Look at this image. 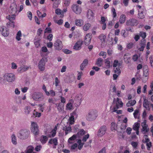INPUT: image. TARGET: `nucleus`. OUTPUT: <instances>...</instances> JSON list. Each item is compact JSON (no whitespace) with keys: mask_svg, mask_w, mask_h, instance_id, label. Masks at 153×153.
I'll list each match as a JSON object with an SVG mask.
<instances>
[{"mask_svg":"<svg viewBox=\"0 0 153 153\" xmlns=\"http://www.w3.org/2000/svg\"><path fill=\"white\" fill-rule=\"evenodd\" d=\"M115 74L120 75L121 73V70L119 68H116L114 70Z\"/></svg>","mask_w":153,"mask_h":153,"instance_id":"63","label":"nucleus"},{"mask_svg":"<svg viewBox=\"0 0 153 153\" xmlns=\"http://www.w3.org/2000/svg\"><path fill=\"white\" fill-rule=\"evenodd\" d=\"M82 95L81 94H77L76 96L75 99L76 100H77L78 101L80 102L81 101L82 99Z\"/></svg>","mask_w":153,"mask_h":153,"instance_id":"59","label":"nucleus"},{"mask_svg":"<svg viewBox=\"0 0 153 153\" xmlns=\"http://www.w3.org/2000/svg\"><path fill=\"white\" fill-rule=\"evenodd\" d=\"M57 109L59 112H61L64 109V105L59 103L57 106Z\"/></svg>","mask_w":153,"mask_h":153,"instance_id":"48","label":"nucleus"},{"mask_svg":"<svg viewBox=\"0 0 153 153\" xmlns=\"http://www.w3.org/2000/svg\"><path fill=\"white\" fill-rule=\"evenodd\" d=\"M55 49L57 51H60L62 48L63 45L62 41L59 39L57 40L54 43Z\"/></svg>","mask_w":153,"mask_h":153,"instance_id":"11","label":"nucleus"},{"mask_svg":"<svg viewBox=\"0 0 153 153\" xmlns=\"http://www.w3.org/2000/svg\"><path fill=\"white\" fill-rule=\"evenodd\" d=\"M89 134H87L83 137L82 139V141L84 142H85L87 141V140L89 138Z\"/></svg>","mask_w":153,"mask_h":153,"instance_id":"55","label":"nucleus"},{"mask_svg":"<svg viewBox=\"0 0 153 153\" xmlns=\"http://www.w3.org/2000/svg\"><path fill=\"white\" fill-rule=\"evenodd\" d=\"M34 42L36 47L38 48L40 46V40H37L35 38L34 40Z\"/></svg>","mask_w":153,"mask_h":153,"instance_id":"47","label":"nucleus"},{"mask_svg":"<svg viewBox=\"0 0 153 153\" xmlns=\"http://www.w3.org/2000/svg\"><path fill=\"white\" fill-rule=\"evenodd\" d=\"M0 31L3 36H7L9 34V32L4 26H1L0 28Z\"/></svg>","mask_w":153,"mask_h":153,"instance_id":"18","label":"nucleus"},{"mask_svg":"<svg viewBox=\"0 0 153 153\" xmlns=\"http://www.w3.org/2000/svg\"><path fill=\"white\" fill-rule=\"evenodd\" d=\"M91 39V35L89 33L87 34L85 36L84 42L85 45H88L90 43Z\"/></svg>","mask_w":153,"mask_h":153,"instance_id":"21","label":"nucleus"},{"mask_svg":"<svg viewBox=\"0 0 153 153\" xmlns=\"http://www.w3.org/2000/svg\"><path fill=\"white\" fill-rule=\"evenodd\" d=\"M11 68L12 69H16L17 68V66L16 63L13 62L11 63Z\"/></svg>","mask_w":153,"mask_h":153,"instance_id":"61","label":"nucleus"},{"mask_svg":"<svg viewBox=\"0 0 153 153\" xmlns=\"http://www.w3.org/2000/svg\"><path fill=\"white\" fill-rule=\"evenodd\" d=\"M136 103V101L135 100L129 101L126 104V106L127 107H131L134 105Z\"/></svg>","mask_w":153,"mask_h":153,"instance_id":"34","label":"nucleus"},{"mask_svg":"<svg viewBox=\"0 0 153 153\" xmlns=\"http://www.w3.org/2000/svg\"><path fill=\"white\" fill-rule=\"evenodd\" d=\"M73 108L72 104L71 102H68L66 105V109L71 110Z\"/></svg>","mask_w":153,"mask_h":153,"instance_id":"56","label":"nucleus"},{"mask_svg":"<svg viewBox=\"0 0 153 153\" xmlns=\"http://www.w3.org/2000/svg\"><path fill=\"white\" fill-rule=\"evenodd\" d=\"M40 52L41 55L42 57H44L45 56L44 55L43 53L47 52H48V50L46 47H43L42 48L41 51ZM47 55L46 54L45 56H47Z\"/></svg>","mask_w":153,"mask_h":153,"instance_id":"28","label":"nucleus"},{"mask_svg":"<svg viewBox=\"0 0 153 153\" xmlns=\"http://www.w3.org/2000/svg\"><path fill=\"white\" fill-rule=\"evenodd\" d=\"M91 26V24L88 23H86L83 26L82 29L84 31H86L90 29Z\"/></svg>","mask_w":153,"mask_h":153,"instance_id":"26","label":"nucleus"},{"mask_svg":"<svg viewBox=\"0 0 153 153\" xmlns=\"http://www.w3.org/2000/svg\"><path fill=\"white\" fill-rule=\"evenodd\" d=\"M97 116V111L95 110L92 109L89 111L86 116V118L88 121H92L95 120Z\"/></svg>","mask_w":153,"mask_h":153,"instance_id":"1","label":"nucleus"},{"mask_svg":"<svg viewBox=\"0 0 153 153\" xmlns=\"http://www.w3.org/2000/svg\"><path fill=\"white\" fill-rule=\"evenodd\" d=\"M143 138L144 139H143L142 140V142L143 143H146L149 142V139L148 138V136L147 135H144L143 136Z\"/></svg>","mask_w":153,"mask_h":153,"instance_id":"52","label":"nucleus"},{"mask_svg":"<svg viewBox=\"0 0 153 153\" xmlns=\"http://www.w3.org/2000/svg\"><path fill=\"white\" fill-rule=\"evenodd\" d=\"M146 41L145 39H142L141 41V42L140 44V47H139V46H138V50L140 51H143L144 47L146 45Z\"/></svg>","mask_w":153,"mask_h":153,"instance_id":"24","label":"nucleus"},{"mask_svg":"<svg viewBox=\"0 0 153 153\" xmlns=\"http://www.w3.org/2000/svg\"><path fill=\"white\" fill-rule=\"evenodd\" d=\"M107 19V18L104 16H102L101 18V21L100 22V24L105 23V22Z\"/></svg>","mask_w":153,"mask_h":153,"instance_id":"60","label":"nucleus"},{"mask_svg":"<svg viewBox=\"0 0 153 153\" xmlns=\"http://www.w3.org/2000/svg\"><path fill=\"white\" fill-rule=\"evenodd\" d=\"M41 113L36 111L35 109L33 111V116H35V117H39L41 116Z\"/></svg>","mask_w":153,"mask_h":153,"instance_id":"50","label":"nucleus"},{"mask_svg":"<svg viewBox=\"0 0 153 153\" xmlns=\"http://www.w3.org/2000/svg\"><path fill=\"white\" fill-rule=\"evenodd\" d=\"M22 36V34L21 31L20 30L18 31L16 34V39L18 41L20 40L21 39V37Z\"/></svg>","mask_w":153,"mask_h":153,"instance_id":"44","label":"nucleus"},{"mask_svg":"<svg viewBox=\"0 0 153 153\" xmlns=\"http://www.w3.org/2000/svg\"><path fill=\"white\" fill-rule=\"evenodd\" d=\"M113 102L115 105V106L114 108H116L117 109H118L123 107V103L121 100L118 98H114Z\"/></svg>","mask_w":153,"mask_h":153,"instance_id":"13","label":"nucleus"},{"mask_svg":"<svg viewBox=\"0 0 153 153\" xmlns=\"http://www.w3.org/2000/svg\"><path fill=\"white\" fill-rule=\"evenodd\" d=\"M140 125V123L137 122L135 123L133 126V129L134 130H139Z\"/></svg>","mask_w":153,"mask_h":153,"instance_id":"39","label":"nucleus"},{"mask_svg":"<svg viewBox=\"0 0 153 153\" xmlns=\"http://www.w3.org/2000/svg\"><path fill=\"white\" fill-rule=\"evenodd\" d=\"M77 137L76 134H74L71 137H70L68 140V142L69 144L73 143Z\"/></svg>","mask_w":153,"mask_h":153,"instance_id":"29","label":"nucleus"},{"mask_svg":"<svg viewBox=\"0 0 153 153\" xmlns=\"http://www.w3.org/2000/svg\"><path fill=\"white\" fill-rule=\"evenodd\" d=\"M30 129L31 132L34 135H39V126L36 122H31Z\"/></svg>","mask_w":153,"mask_h":153,"instance_id":"7","label":"nucleus"},{"mask_svg":"<svg viewBox=\"0 0 153 153\" xmlns=\"http://www.w3.org/2000/svg\"><path fill=\"white\" fill-rule=\"evenodd\" d=\"M11 138L13 144L15 145H16L17 144V141L16 136L14 134H13L11 135Z\"/></svg>","mask_w":153,"mask_h":153,"instance_id":"33","label":"nucleus"},{"mask_svg":"<svg viewBox=\"0 0 153 153\" xmlns=\"http://www.w3.org/2000/svg\"><path fill=\"white\" fill-rule=\"evenodd\" d=\"M63 130L64 131H65V133L66 135H67V134L71 132H72L71 127L70 125H69L65 127H64Z\"/></svg>","mask_w":153,"mask_h":153,"instance_id":"27","label":"nucleus"},{"mask_svg":"<svg viewBox=\"0 0 153 153\" xmlns=\"http://www.w3.org/2000/svg\"><path fill=\"white\" fill-rule=\"evenodd\" d=\"M34 148L32 146H29L27 147L25 151L26 153H37L36 152H33Z\"/></svg>","mask_w":153,"mask_h":153,"instance_id":"25","label":"nucleus"},{"mask_svg":"<svg viewBox=\"0 0 153 153\" xmlns=\"http://www.w3.org/2000/svg\"><path fill=\"white\" fill-rule=\"evenodd\" d=\"M29 68V67L27 66L23 65L19 69L21 72H24L27 70Z\"/></svg>","mask_w":153,"mask_h":153,"instance_id":"45","label":"nucleus"},{"mask_svg":"<svg viewBox=\"0 0 153 153\" xmlns=\"http://www.w3.org/2000/svg\"><path fill=\"white\" fill-rule=\"evenodd\" d=\"M32 97L33 100L35 101H42L44 99L43 94L39 92L34 93L32 95Z\"/></svg>","mask_w":153,"mask_h":153,"instance_id":"9","label":"nucleus"},{"mask_svg":"<svg viewBox=\"0 0 153 153\" xmlns=\"http://www.w3.org/2000/svg\"><path fill=\"white\" fill-rule=\"evenodd\" d=\"M99 38L102 43H103L105 41L106 39V36L105 35L102 34L99 36Z\"/></svg>","mask_w":153,"mask_h":153,"instance_id":"43","label":"nucleus"},{"mask_svg":"<svg viewBox=\"0 0 153 153\" xmlns=\"http://www.w3.org/2000/svg\"><path fill=\"white\" fill-rule=\"evenodd\" d=\"M11 13L12 14L11 15H9L7 16L6 18L10 21V22L7 23V25H10L11 27H14V22L13 21L15 19V13L16 11V6H15L14 8H13L11 9Z\"/></svg>","mask_w":153,"mask_h":153,"instance_id":"2","label":"nucleus"},{"mask_svg":"<svg viewBox=\"0 0 153 153\" xmlns=\"http://www.w3.org/2000/svg\"><path fill=\"white\" fill-rule=\"evenodd\" d=\"M58 139L56 137L50 139L48 143V145H52L53 148H56V146L58 145Z\"/></svg>","mask_w":153,"mask_h":153,"instance_id":"16","label":"nucleus"},{"mask_svg":"<svg viewBox=\"0 0 153 153\" xmlns=\"http://www.w3.org/2000/svg\"><path fill=\"white\" fill-rule=\"evenodd\" d=\"M110 59L109 58H107L105 60V68H110Z\"/></svg>","mask_w":153,"mask_h":153,"instance_id":"37","label":"nucleus"},{"mask_svg":"<svg viewBox=\"0 0 153 153\" xmlns=\"http://www.w3.org/2000/svg\"><path fill=\"white\" fill-rule=\"evenodd\" d=\"M71 8L73 12L77 14H80L82 12L81 7L76 4L73 5L71 6Z\"/></svg>","mask_w":153,"mask_h":153,"instance_id":"15","label":"nucleus"},{"mask_svg":"<svg viewBox=\"0 0 153 153\" xmlns=\"http://www.w3.org/2000/svg\"><path fill=\"white\" fill-rule=\"evenodd\" d=\"M127 119L126 117H125L123 120V122L124 124L123 123V125L124 126L123 127H121V129H125L126 128V127H127L126 123L127 122Z\"/></svg>","mask_w":153,"mask_h":153,"instance_id":"46","label":"nucleus"},{"mask_svg":"<svg viewBox=\"0 0 153 153\" xmlns=\"http://www.w3.org/2000/svg\"><path fill=\"white\" fill-rule=\"evenodd\" d=\"M31 111V108L30 107L26 106L25 107L24 109V113L26 115H28L30 113Z\"/></svg>","mask_w":153,"mask_h":153,"instance_id":"41","label":"nucleus"},{"mask_svg":"<svg viewBox=\"0 0 153 153\" xmlns=\"http://www.w3.org/2000/svg\"><path fill=\"white\" fill-rule=\"evenodd\" d=\"M44 131L45 134L49 137H54L56 134V133L53 130H51V126L50 125H47L46 126Z\"/></svg>","mask_w":153,"mask_h":153,"instance_id":"5","label":"nucleus"},{"mask_svg":"<svg viewBox=\"0 0 153 153\" xmlns=\"http://www.w3.org/2000/svg\"><path fill=\"white\" fill-rule=\"evenodd\" d=\"M111 10L113 17V18L116 17L117 16V13L115 9L113 7L112 8Z\"/></svg>","mask_w":153,"mask_h":153,"instance_id":"57","label":"nucleus"},{"mask_svg":"<svg viewBox=\"0 0 153 153\" xmlns=\"http://www.w3.org/2000/svg\"><path fill=\"white\" fill-rule=\"evenodd\" d=\"M30 134V131L27 129L20 130L18 134V136L21 139H25L27 138Z\"/></svg>","mask_w":153,"mask_h":153,"instance_id":"4","label":"nucleus"},{"mask_svg":"<svg viewBox=\"0 0 153 153\" xmlns=\"http://www.w3.org/2000/svg\"><path fill=\"white\" fill-rule=\"evenodd\" d=\"M88 61L87 59L84 60L83 62L80 65V69L81 70H83L84 68L87 65Z\"/></svg>","mask_w":153,"mask_h":153,"instance_id":"30","label":"nucleus"},{"mask_svg":"<svg viewBox=\"0 0 153 153\" xmlns=\"http://www.w3.org/2000/svg\"><path fill=\"white\" fill-rule=\"evenodd\" d=\"M74 22L75 25L76 26L81 27L83 25L84 21L81 19H75Z\"/></svg>","mask_w":153,"mask_h":153,"instance_id":"23","label":"nucleus"},{"mask_svg":"<svg viewBox=\"0 0 153 153\" xmlns=\"http://www.w3.org/2000/svg\"><path fill=\"white\" fill-rule=\"evenodd\" d=\"M87 17L89 20H92L94 17V14L92 10L89 9L87 12Z\"/></svg>","mask_w":153,"mask_h":153,"instance_id":"22","label":"nucleus"},{"mask_svg":"<svg viewBox=\"0 0 153 153\" xmlns=\"http://www.w3.org/2000/svg\"><path fill=\"white\" fill-rule=\"evenodd\" d=\"M102 64V59L100 58L98 59L97 60L96 64L98 66H101Z\"/></svg>","mask_w":153,"mask_h":153,"instance_id":"49","label":"nucleus"},{"mask_svg":"<svg viewBox=\"0 0 153 153\" xmlns=\"http://www.w3.org/2000/svg\"><path fill=\"white\" fill-rule=\"evenodd\" d=\"M143 107L145 108L148 111H149L150 109V107H152L153 110V104L150 103L145 96L143 97Z\"/></svg>","mask_w":153,"mask_h":153,"instance_id":"8","label":"nucleus"},{"mask_svg":"<svg viewBox=\"0 0 153 153\" xmlns=\"http://www.w3.org/2000/svg\"><path fill=\"white\" fill-rule=\"evenodd\" d=\"M126 16L125 15H121L120 18L119 22L120 24L124 23L126 20Z\"/></svg>","mask_w":153,"mask_h":153,"instance_id":"35","label":"nucleus"},{"mask_svg":"<svg viewBox=\"0 0 153 153\" xmlns=\"http://www.w3.org/2000/svg\"><path fill=\"white\" fill-rule=\"evenodd\" d=\"M126 23L127 25L133 26L137 25L138 22L136 19H132L128 20Z\"/></svg>","mask_w":153,"mask_h":153,"instance_id":"19","label":"nucleus"},{"mask_svg":"<svg viewBox=\"0 0 153 153\" xmlns=\"http://www.w3.org/2000/svg\"><path fill=\"white\" fill-rule=\"evenodd\" d=\"M141 126L142 127L141 132L144 134H147L149 131V129L148 124H146V120H144L143 122L141 123Z\"/></svg>","mask_w":153,"mask_h":153,"instance_id":"10","label":"nucleus"},{"mask_svg":"<svg viewBox=\"0 0 153 153\" xmlns=\"http://www.w3.org/2000/svg\"><path fill=\"white\" fill-rule=\"evenodd\" d=\"M48 137L46 136H42L40 138V141L42 144H45L48 140Z\"/></svg>","mask_w":153,"mask_h":153,"instance_id":"32","label":"nucleus"},{"mask_svg":"<svg viewBox=\"0 0 153 153\" xmlns=\"http://www.w3.org/2000/svg\"><path fill=\"white\" fill-rule=\"evenodd\" d=\"M117 124L114 122L111 123V128L112 131L116 130L117 129Z\"/></svg>","mask_w":153,"mask_h":153,"instance_id":"38","label":"nucleus"},{"mask_svg":"<svg viewBox=\"0 0 153 153\" xmlns=\"http://www.w3.org/2000/svg\"><path fill=\"white\" fill-rule=\"evenodd\" d=\"M46 59V58H43L39 62L38 67L40 71H43L45 70V62L47 61Z\"/></svg>","mask_w":153,"mask_h":153,"instance_id":"14","label":"nucleus"},{"mask_svg":"<svg viewBox=\"0 0 153 153\" xmlns=\"http://www.w3.org/2000/svg\"><path fill=\"white\" fill-rule=\"evenodd\" d=\"M124 59L125 62L126 63H129L130 62V57L129 56V54L127 53L124 55Z\"/></svg>","mask_w":153,"mask_h":153,"instance_id":"36","label":"nucleus"},{"mask_svg":"<svg viewBox=\"0 0 153 153\" xmlns=\"http://www.w3.org/2000/svg\"><path fill=\"white\" fill-rule=\"evenodd\" d=\"M107 131V127L105 126H101L97 132V135L99 137H102L104 135Z\"/></svg>","mask_w":153,"mask_h":153,"instance_id":"12","label":"nucleus"},{"mask_svg":"<svg viewBox=\"0 0 153 153\" xmlns=\"http://www.w3.org/2000/svg\"><path fill=\"white\" fill-rule=\"evenodd\" d=\"M3 77L4 80L10 83L14 82L16 79L15 74L12 73H5Z\"/></svg>","mask_w":153,"mask_h":153,"instance_id":"3","label":"nucleus"},{"mask_svg":"<svg viewBox=\"0 0 153 153\" xmlns=\"http://www.w3.org/2000/svg\"><path fill=\"white\" fill-rule=\"evenodd\" d=\"M52 32V30L51 28L49 27H46L44 31V36H45V34L46 33H50Z\"/></svg>","mask_w":153,"mask_h":153,"instance_id":"51","label":"nucleus"},{"mask_svg":"<svg viewBox=\"0 0 153 153\" xmlns=\"http://www.w3.org/2000/svg\"><path fill=\"white\" fill-rule=\"evenodd\" d=\"M133 46V43L132 42H130L127 44V48L128 49H130L132 48Z\"/></svg>","mask_w":153,"mask_h":153,"instance_id":"64","label":"nucleus"},{"mask_svg":"<svg viewBox=\"0 0 153 153\" xmlns=\"http://www.w3.org/2000/svg\"><path fill=\"white\" fill-rule=\"evenodd\" d=\"M79 126L78 124H77L74 126L72 128V132H76L77 130L79 129Z\"/></svg>","mask_w":153,"mask_h":153,"instance_id":"53","label":"nucleus"},{"mask_svg":"<svg viewBox=\"0 0 153 153\" xmlns=\"http://www.w3.org/2000/svg\"><path fill=\"white\" fill-rule=\"evenodd\" d=\"M83 42L82 40H79L74 45L73 48L76 50H80L82 47V44Z\"/></svg>","mask_w":153,"mask_h":153,"instance_id":"20","label":"nucleus"},{"mask_svg":"<svg viewBox=\"0 0 153 153\" xmlns=\"http://www.w3.org/2000/svg\"><path fill=\"white\" fill-rule=\"evenodd\" d=\"M116 108H114L112 110V112H115L118 114H121L122 113V111L121 110H117Z\"/></svg>","mask_w":153,"mask_h":153,"instance_id":"58","label":"nucleus"},{"mask_svg":"<svg viewBox=\"0 0 153 153\" xmlns=\"http://www.w3.org/2000/svg\"><path fill=\"white\" fill-rule=\"evenodd\" d=\"M145 11L144 10H143L141 11V12H138V15L140 19H143L145 17Z\"/></svg>","mask_w":153,"mask_h":153,"instance_id":"42","label":"nucleus"},{"mask_svg":"<svg viewBox=\"0 0 153 153\" xmlns=\"http://www.w3.org/2000/svg\"><path fill=\"white\" fill-rule=\"evenodd\" d=\"M99 55L102 56L103 57V58H105L106 57V53L105 52L102 51L99 53Z\"/></svg>","mask_w":153,"mask_h":153,"instance_id":"62","label":"nucleus"},{"mask_svg":"<svg viewBox=\"0 0 153 153\" xmlns=\"http://www.w3.org/2000/svg\"><path fill=\"white\" fill-rule=\"evenodd\" d=\"M133 115L135 119H139L140 115L139 110V109L135 110L133 113Z\"/></svg>","mask_w":153,"mask_h":153,"instance_id":"31","label":"nucleus"},{"mask_svg":"<svg viewBox=\"0 0 153 153\" xmlns=\"http://www.w3.org/2000/svg\"><path fill=\"white\" fill-rule=\"evenodd\" d=\"M77 116L76 113L74 112L70 114V117L68 119V122L70 125H73L75 122L74 117H76Z\"/></svg>","mask_w":153,"mask_h":153,"instance_id":"17","label":"nucleus"},{"mask_svg":"<svg viewBox=\"0 0 153 153\" xmlns=\"http://www.w3.org/2000/svg\"><path fill=\"white\" fill-rule=\"evenodd\" d=\"M86 133V132L84 129H81L79 130L76 135H78L79 137L80 136H83L85 135Z\"/></svg>","mask_w":153,"mask_h":153,"instance_id":"40","label":"nucleus"},{"mask_svg":"<svg viewBox=\"0 0 153 153\" xmlns=\"http://www.w3.org/2000/svg\"><path fill=\"white\" fill-rule=\"evenodd\" d=\"M77 143L78 144V145L77 143H74L71 146V149L72 151L74 152L77 151V149L81 150L84 144V143L82 142V140L80 139H79L78 140Z\"/></svg>","mask_w":153,"mask_h":153,"instance_id":"6","label":"nucleus"},{"mask_svg":"<svg viewBox=\"0 0 153 153\" xmlns=\"http://www.w3.org/2000/svg\"><path fill=\"white\" fill-rule=\"evenodd\" d=\"M54 21L55 23L59 25H62L63 22V20L62 19L57 20L55 19H54Z\"/></svg>","mask_w":153,"mask_h":153,"instance_id":"54","label":"nucleus"}]
</instances>
